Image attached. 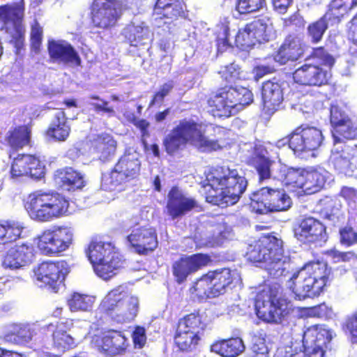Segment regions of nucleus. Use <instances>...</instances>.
Returning <instances> with one entry per match:
<instances>
[{"label":"nucleus","instance_id":"obj_26","mask_svg":"<svg viewBox=\"0 0 357 357\" xmlns=\"http://www.w3.org/2000/svg\"><path fill=\"white\" fill-rule=\"evenodd\" d=\"M45 166L38 157L30 154H18L11 163L10 176L18 178L29 176L36 179L45 176Z\"/></svg>","mask_w":357,"mask_h":357},{"label":"nucleus","instance_id":"obj_6","mask_svg":"<svg viewBox=\"0 0 357 357\" xmlns=\"http://www.w3.org/2000/svg\"><path fill=\"white\" fill-rule=\"evenodd\" d=\"M253 101L254 96L249 89L226 84L211 91L206 104L213 117L227 119L234 115L236 110L243 109Z\"/></svg>","mask_w":357,"mask_h":357},{"label":"nucleus","instance_id":"obj_37","mask_svg":"<svg viewBox=\"0 0 357 357\" xmlns=\"http://www.w3.org/2000/svg\"><path fill=\"white\" fill-rule=\"evenodd\" d=\"M357 7V0H331L325 12L329 22L339 24Z\"/></svg>","mask_w":357,"mask_h":357},{"label":"nucleus","instance_id":"obj_53","mask_svg":"<svg viewBox=\"0 0 357 357\" xmlns=\"http://www.w3.org/2000/svg\"><path fill=\"white\" fill-rule=\"evenodd\" d=\"M221 79L227 82H235L236 80L242 79L241 68L235 63H231L220 68L218 71Z\"/></svg>","mask_w":357,"mask_h":357},{"label":"nucleus","instance_id":"obj_47","mask_svg":"<svg viewBox=\"0 0 357 357\" xmlns=\"http://www.w3.org/2000/svg\"><path fill=\"white\" fill-rule=\"evenodd\" d=\"M148 31L140 26L128 25L123 32V35L126 42L133 47H138L145 44L144 40L146 39Z\"/></svg>","mask_w":357,"mask_h":357},{"label":"nucleus","instance_id":"obj_62","mask_svg":"<svg viewBox=\"0 0 357 357\" xmlns=\"http://www.w3.org/2000/svg\"><path fill=\"white\" fill-rule=\"evenodd\" d=\"M308 314L314 317L328 319L333 316V310L332 307L328 305L326 303H322L309 307Z\"/></svg>","mask_w":357,"mask_h":357},{"label":"nucleus","instance_id":"obj_4","mask_svg":"<svg viewBox=\"0 0 357 357\" xmlns=\"http://www.w3.org/2000/svg\"><path fill=\"white\" fill-rule=\"evenodd\" d=\"M23 205L29 217L44 223L70 214V202L63 195L52 190H37L28 194Z\"/></svg>","mask_w":357,"mask_h":357},{"label":"nucleus","instance_id":"obj_25","mask_svg":"<svg viewBox=\"0 0 357 357\" xmlns=\"http://www.w3.org/2000/svg\"><path fill=\"white\" fill-rule=\"evenodd\" d=\"M43 325L38 322L19 324L5 335L7 342L18 345L34 344L41 347Z\"/></svg>","mask_w":357,"mask_h":357},{"label":"nucleus","instance_id":"obj_7","mask_svg":"<svg viewBox=\"0 0 357 357\" xmlns=\"http://www.w3.org/2000/svg\"><path fill=\"white\" fill-rule=\"evenodd\" d=\"M96 274L107 280L124 267L126 259L119 249L111 242L93 237L84 250Z\"/></svg>","mask_w":357,"mask_h":357},{"label":"nucleus","instance_id":"obj_29","mask_svg":"<svg viewBox=\"0 0 357 357\" xmlns=\"http://www.w3.org/2000/svg\"><path fill=\"white\" fill-rule=\"evenodd\" d=\"M153 13L158 19L168 20L166 23L188 17L186 5L181 0H156Z\"/></svg>","mask_w":357,"mask_h":357},{"label":"nucleus","instance_id":"obj_2","mask_svg":"<svg viewBox=\"0 0 357 357\" xmlns=\"http://www.w3.org/2000/svg\"><path fill=\"white\" fill-rule=\"evenodd\" d=\"M206 202L222 208L236 204L245 192L248 181L236 169L212 168L206 178Z\"/></svg>","mask_w":357,"mask_h":357},{"label":"nucleus","instance_id":"obj_34","mask_svg":"<svg viewBox=\"0 0 357 357\" xmlns=\"http://www.w3.org/2000/svg\"><path fill=\"white\" fill-rule=\"evenodd\" d=\"M202 333L199 331H186L175 329L173 336L174 345L181 353H190L195 351L201 344Z\"/></svg>","mask_w":357,"mask_h":357},{"label":"nucleus","instance_id":"obj_36","mask_svg":"<svg viewBox=\"0 0 357 357\" xmlns=\"http://www.w3.org/2000/svg\"><path fill=\"white\" fill-rule=\"evenodd\" d=\"M331 123L336 132L346 139H354L357 137V129L351 120L337 107L331 109Z\"/></svg>","mask_w":357,"mask_h":357},{"label":"nucleus","instance_id":"obj_23","mask_svg":"<svg viewBox=\"0 0 357 357\" xmlns=\"http://www.w3.org/2000/svg\"><path fill=\"white\" fill-rule=\"evenodd\" d=\"M199 207L197 201L187 196L178 186H172L168 192L165 208L172 220L182 218Z\"/></svg>","mask_w":357,"mask_h":357},{"label":"nucleus","instance_id":"obj_44","mask_svg":"<svg viewBox=\"0 0 357 357\" xmlns=\"http://www.w3.org/2000/svg\"><path fill=\"white\" fill-rule=\"evenodd\" d=\"M96 297L79 292L72 293L66 300V304L71 312H89L94 305Z\"/></svg>","mask_w":357,"mask_h":357},{"label":"nucleus","instance_id":"obj_35","mask_svg":"<svg viewBox=\"0 0 357 357\" xmlns=\"http://www.w3.org/2000/svg\"><path fill=\"white\" fill-rule=\"evenodd\" d=\"M245 349L243 340L239 337H231L215 341L210 347L211 351L222 357H237Z\"/></svg>","mask_w":357,"mask_h":357},{"label":"nucleus","instance_id":"obj_39","mask_svg":"<svg viewBox=\"0 0 357 357\" xmlns=\"http://www.w3.org/2000/svg\"><path fill=\"white\" fill-rule=\"evenodd\" d=\"M31 128L28 124L19 125L10 128L6 133L5 141L13 151H17L29 145Z\"/></svg>","mask_w":357,"mask_h":357},{"label":"nucleus","instance_id":"obj_15","mask_svg":"<svg viewBox=\"0 0 357 357\" xmlns=\"http://www.w3.org/2000/svg\"><path fill=\"white\" fill-rule=\"evenodd\" d=\"M89 15L93 28L110 30L123 15L122 5L119 0H92Z\"/></svg>","mask_w":357,"mask_h":357},{"label":"nucleus","instance_id":"obj_45","mask_svg":"<svg viewBox=\"0 0 357 357\" xmlns=\"http://www.w3.org/2000/svg\"><path fill=\"white\" fill-rule=\"evenodd\" d=\"M205 328L206 324L203 321L199 310L188 314L179 319L176 327V328L186 331H204Z\"/></svg>","mask_w":357,"mask_h":357},{"label":"nucleus","instance_id":"obj_56","mask_svg":"<svg viewBox=\"0 0 357 357\" xmlns=\"http://www.w3.org/2000/svg\"><path fill=\"white\" fill-rule=\"evenodd\" d=\"M43 31L40 24L35 21L31 25L30 33V45L32 50L38 52L43 41Z\"/></svg>","mask_w":357,"mask_h":357},{"label":"nucleus","instance_id":"obj_24","mask_svg":"<svg viewBox=\"0 0 357 357\" xmlns=\"http://www.w3.org/2000/svg\"><path fill=\"white\" fill-rule=\"evenodd\" d=\"M35 257L36 250L33 245L23 242L10 247L5 252L1 259V265L6 269L16 270L30 265Z\"/></svg>","mask_w":357,"mask_h":357},{"label":"nucleus","instance_id":"obj_16","mask_svg":"<svg viewBox=\"0 0 357 357\" xmlns=\"http://www.w3.org/2000/svg\"><path fill=\"white\" fill-rule=\"evenodd\" d=\"M293 233L297 241L308 245H322L329 238L327 226L310 215H304L297 220Z\"/></svg>","mask_w":357,"mask_h":357},{"label":"nucleus","instance_id":"obj_10","mask_svg":"<svg viewBox=\"0 0 357 357\" xmlns=\"http://www.w3.org/2000/svg\"><path fill=\"white\" fill-rule=\"evenodd\" d=\"M73 325L74 320L70 318H63L55 323L43 325L41 348L47 356H61L66 351L76 347L75 338L68 333Z\"/></svg>","mask_w":357,"mask_h":357},{"label":"nucleus","instance_id":"obj_54","mask_svg":"<svg viewBox=\"0 0 357 357\" xmlns=\"http://www.w3.org/2000/svg\"><path fill=\"white\" fill-rule=\"evenodd\" d=\"M234 44L236 47L245 50L256 45L250 31L247 29V25L238 29L235 36Z\"/></svg>","mask_w":357,"mask_h":357},{"label":"nucleus","instance_id":"obj_18","mask_svg":"<svg viewBox=\"0 0 357 357\" xmlns=\"http://www.w3.org/2000/svg\"><path fill=\"white\" fill-rule=\"evenodd\" d=\"M211 263V257L206 253L182 255L172 264V272L174 280L178 284H181L187 281L190 275L209 266Z\"/></svg>","mask_w":357,"mask_h":357},{"label":"nucleus","instance_id":"obj_31","mask_svg":"<svg viewBox=\"0 0 357 357\" xmlns=\"http://www.w3.org/2000/svg\"><path fill=\"white\" fill-rule=\"evenodd\" d=\"M262 109L267 115L273 114L279 109L283 101V91L276 82L268 80L262 84Z\"/></svg>","mask_w":357,"mask_h":357},{"label":"nucleus","instance_id":"obj_1","mask_svg":"<svg viewBox=\"0 0 357 357\" xmlns=\"http://www.w3.org/2000/svg\"><path fill=\"white\" fill-rule=\"evenodd\" d=\"M247 259L253 264H262L269 278L281 280L291 270V258L284 254V242L273 232L262 235L250 245Z\"/></svg>","mask_w":357,"mask_h":357},{"label":"nucleus","instance_id":"obj_30","mask_svg":"<svg viewBox=\"0 0 357 357\" xmlns=\"http://www.w3.org/2000/svg\"><path fill=\"white\" fill-rule=\"evenodd\" d=\"M70 132V119L64 109H61L54 114L50 123L44 132V135L52 141L63 142L69 138Z\"/></svg>","mask_w":357,"mask_h":357},{"label":"nucleus","instance_id":"obj_55","mask_svg":"<svg viewBox=\"0 0 357 357\" xmlns=\"http://www.w3.org/2000/svg\"><path fill=\"white\" fill-rule=\"evenodd\" d=\"M310 56L320 61L321 63L319 64V66H322L326 68H328L330 70L335 63V59L327 52L324 47L313 48Z\"/></svg>","mask_w":357,"mask_h":357},{"label":"nucleus","instance_id":"obj_46","mask_svg":"<svg viewBox=\"0 0 357 357\" xmlns=\"http://www.w3.org/2000/svg\"><path fill=\"white\" fill-rule=\"evenodd\" d=\"M329 20L324 13L320 18L310 23L307 28V34L310 38L312 43H319L328 28Z\"/></svg>","mask_w":357,"mask_h":357},{"label":"nucleus","instance_id":"obj_13","mask_svg":"<svg viewBox=\"0 0 357 357\" xmlns=\"http://www.w3.org/2000/svg\"><path fill=\"white\" fill-rule=\"evenodd\" d=\"M335 335L325 324H315L306 329L303 335V350L288 357H324L326 350Z\"/></svg>","mask_w":357,"mask_h":357},{"label":"nucleus","instance_id":"obj_64","mask_svg":"<svg viewBox=\"0 0 357 357\" xmlns=\"http://www.w3.org/2000/svg\"><path fill=\"white\" fill-rule=\"evenodd\" d=\"M133 344L135 348H142L146 342V331L143 326H135L132 334Z\"/></svg>","mask_w":357,"mask_h":357},{"label":"nucleus","instance_id":"obj_41","mask_svg":"<svg viewBox=\"0 0 357 357\" xmlns=\"http://www.w3.org/2000/svg\"><path fill=\"white\" fill-rule=\"evenodd\" d=\"M303 191L307 195L319 192L326 182V171L321 168L305 169Z\"/></svg>","mask_w":357,"mask_h":357},{"label":"nucleus","instance_id":"obj_58","mask_svg":"<svg viewBox=\"0 0 357 357\" xmlns=\"http://www.w3.org/2000/svg\"><path fill=\"white\" fill-rule=\"evenodd\" d=\"M273 163V161L271 160H265V161H259L255 162H249L247 163L249 166L253 167L258 175H259V181L260 182L264 181L265 180H268L271 176V166Z\"/></svg>","mask_w":357,"mask_h":357},{"label":"nucleus","instance_id":"obj_61","mask_svg":"<svg viewBox=\"0 0 357 357\" xmlns=\"http://www.w3.org/2000/svg\"><path fill=\"white\" fill-rule=\"evenodd\" d=\"M340 241L345 246H351L357 243V232L350 225L340 229Z\"/></svg>","mask_w":357,"mask_h":357},{"label":"nucleus","instance_id":"obj_5","mask_svg":"<svg viewBox=\"0 0 357 357\" xmlns=\"http://www.w3.org/2000/svg\"><path fill=\"white\" fill-rule=\"evenodd\" d=\"M138 311V298L128 294L122 286H118L102 298L97 308V317L102 323H130L137 317Z\"/></svg>","mask_w":357,"mask_h":357},{"label":"nucleus","instance_id":"obj_21","mask_svg":"<svg viewBox=\"0 0 357 357\" xmlns=\"http://www.w3.org/2000/svg\"><path fill=\"white\" fill-rule=\"evenodd\" d=\"M332 74L330 70L314 63H304L292 73L294 81L302 86L320 87L329 84Z\"/></svg>","mask_w":357,"mask_h":357},{"label":"nucleus","instance_id":"obj_27","mask_svg":"<svg viewBox=\"0 0 357 357\" xmlns=\"http://www.w3.org/2000/svg\"><path fill=\"white\" fill-rule=\"evenodd\" d=\"M127 241L135 251L141 255H148L158 245L156 231L151 227L142 226L134 229L127 236Z\"/></svg>","mask_w":357,"mask_h":357},{"label":"nucleus","instance_id":"obj_51","mask_svg":"<svg viewBox=\"0 0 357 357\" xmlns=\"http://www.w3.org/2000/svg\"><path fill=\"white\" fill-rule=\"evenodd\" d=\"M266 6V0H236V10L241 15H247L257 12Z\"/></svg>","mask_w":357,"mask_h":357},{"label":"nucleus","instance_id":"obj_60","mask_svg":"<svg viewBox=\"0 0 357 357\" xmlns=\"http://www.w3.org/2000/svg\"><path fill=\"white\" fill-rule=\"evenodd\" d=\"M342 328L349 334L353 342H357V310L346 317Z\"/></svg>","mask_w":357,"mask_h":357},{"label":"nucleus","instance_id":"obj_40","mask_svg":"<svg viewBox=\"0 0 357 357\" xmlns=\"http://www.w3.org/2000/svg\"><path fill=\"white\" fill-rule=\"evenodd\" d=\"M246 25L256 44L268 42L275 35L274 28L269 18L257 19Z\"/></svg>","mask_w":357,"mask_h":357},{"label":"nucleus","instance_id":"obj_17","mask_svg":"<svg viewBox=\"0 0 357 357\" xmlns=\"http://www.w3.org/2000/svg\"><path fill=\"white\" fill-rule=\"evenodd\" d=\"M286 138L289 147L297 154L317 150L323 144L324 139L319 128L307 124L295 128Z\"/></svg>","mask_w":357,"mask_h":357},{"label":"nucleus","instance_id":"obj_33","mask_svg":"<svg viewBox=\"0 0 357 357\" xmlns=\"http://www.w3.org/2000/svg\"><path fill=\"white\" fill-rule=\"evenodd\" d=\"M54 178L61 188L68 191H75L85 185L81 173L70 167L57 169L54 172Z\"/></svg>","mask_w":357,"mask_h":357},{"label":"nucleus","instance_id":"obj_11","mask_svg":"<svg viewBox=\"0 0 357 357\" xmlns=\"http://www.w3.org/2000/svg\"><path fill=\"white\" fill-rule=\"evenodd\" d=\"M75 230L73 226L55 225L43 230L37 236L40 252L47 257H59L74 244Z\"/></svg>","mask_w":357,"mask_h":357},{"label":"nucleus","instance_id":"obj_52","mask_svg":"<svg viewBox=\"0 0 357 357\" xmlns=\"http://www.w3.org/2000/svg\"><path fill=\"white\" fill-rule=\"evenodd\" d=\"M273 146L270 143H256L252 147V153L248 157L246 163L259 161L271 160V147Z\"/></svg>","mask_w":357,"mask_h":357},{"label":"nucleus","instance_id":"obj_8","mask_svg":"<svg viewBox=\"0 0 357 357\" xmlns=\"http://www.w3.org/2000/svg\"><path fill=\"white\" fill-rule=\"evenodd\" d=\"M257 317L266 323L282 324L293 312L291 302L282 296V287L278 283L259 291L255 298Z\"/></svg>","mask_w":357,"mask_h":357},{"label":"nucleus","instance_id":"obj_22","mask_svg":"<svg viewBox=\"0 0 357 357\" xmlns=\"http://www.w3.org/2000/svg\"><path fill=\"white\" fill-rule=\"evenodd\" d=\"M305 47V43L299 34L289 33L273 53V57L280 65L295 62L304 56Z\"/></svg>","mask_w":357,"mask_h":357},{"label":"nucleus","instance_id":"obj_43","mask_svg":"<svg viewBox=\"0 0 357 357\" xmlns=\"http://www.w3.org/2000/svg\"><path fill=\"white\" fill-rule=\"evenodd\" d=\"M208 271L193 282L189 291L194 298L204 300L215 298Z\"/></svg>","mask_w":357,"mask_h":357},{"label":"nucleus","instance_id":"obj_12","mask_svg":"<svg viewBox=\"0 0 357 357\" xmlns=\"http://www.w3.org/2000/svg\"><path fill=\"white\" fill-rule=\"evenodd\" d=\"M140 169L141 162L136 155L123 154L109 172L102 174L100 188L105 191H114L136 178L139 175Z\"/></svg>","mask_w":357,"mask_h":357},{"label":"nucleus","instance_id":"obj_42","mask_svg":"<svg viewBox=\"0 0 357 357\" xmlns=\"http://www.w3.org/2000/svg\"><path fill=\"white\" fill-rule=\"evenodd\" d=\"M25 227L24 223L15 220L0 221V243H13L22 238Z\"/></svg>","mask_w":357,"mask_h":357},{"label":"nucleus","instance_id":"obj_14","mask_svg":"<svg viewBox=\"0 0 357 357\" xmlns=\"http://www.w3.org/2000/svg\"><path fill=\"white\" fill-rule=\"evenodd\" d=\"M250 205L260 214L264 211L281 212L291 208L292 200L284 188L266 186L251 195Z\"/></svg>","mask_w":357,"mask_h":357},{"label":"nucleus","instance_id":"obj_19","mask_svg":"<svg viewBox=\"0 0 357 357\" xmlns=\"http://www.w3.org/2000/svg\"><path fill=\"white\" fill-rule=\"evenodd\" d=\"M92 343L94 347L107 356H116L126 353L128 341L120 331L107 329L93 335Z\"/></svg>","mask_w":357,"mask_h":357},{"label":"nucleus","instance_id":"obj_9","mask_svg":"<svg viewBox=\"0 0 357 357\" xmlns=\"http://www.w3.org/2000/svg\"><path fill=\"white\" fill-rule=\"evenodd\" d=\"M330 270L319 263L294 273L289 280V287L299 298L318 296L329 281Z\"/></svg>","mask_w":357,"mask_h":357},{"label":"nucleus","instance_id":"obj_49","mask_svg":"<svg viewBox=\"0 0 357 357\" xmlns=\"http://www.w3.org/2000/svg\"><path fill=\"white\" fill-rule=\"evenodd\" d=\"M25 10V1L19 0L12 4L0 6V18L12 16L16 20L23 19Z\"/></svg>","mask_w":357,"mask_h":357},{"label":"nucleus","instance_id":"obj_20","mask_svg":"<svg viewBox=\"0 0 357 357\" xmlns=\"http://www.w3.org/2000/svg\"><path fill=\"white\" fill-rule=\"evenodd\" d=\"M33 271L37 281L55 288L64 281L70 268L64 259L46 260L39 263Z\"/></svg>","mask_w":357,"mask_h":357},{"label":"nucleus","instance_id":"obj_48","mask_svg":"<svg viewBox=\"0 0 357 357\" xmlns=\"http://www.w3.org/2000/svg\"><path fill=\"white\" fill-rule=\"evenodd\" d=\"M304 173V168L289 167L284 173L282 181L287 187L303 190Z\"/></svg>","mask_w":357,"mask_h":357},{"label":"nucleus","instance_id":"obj_50","mask_svg":"<svg viewBox=\"0 0 357 357\" xmlns=\"http://www.w3.org/2000/svg\"><path fill=\"white\" fill-rule=\"evenodd\" d=\"M229 26L225 24H222L219 29L215 31V41L218 54L223 53L232 47L229 40Z\"/></svg>","mask_w":357,"mask_h":357},{"label":"nucleus","instance_id":"obj_59","mask_svg":"<svg viewBox=\"0 0 357 357\" xmlns=\"http://www.w3.org/2000/svg\"><path fill=\"white\" fill-rule=\"evenodd\" d=\"M174 88V82L169 80L160 86L159 90L154 93L149 102V107L156 104L162 105L165 98L172 91Z\"/></svg>","mask_w":357,"mask_h":357},{"label":"nucleus","instance_id":"obj_63","mask_svg":"<svg viewBox=\"0 0 357 357\" xmlns=\"http://www.w3.org/2000/svg\"><path fill=\"white\" fill-rule=\"evenodd\" d=\"M93 100H100L101 103H93V109L99 113L102 112L106 114L108 117L114 116L116 114V112L114 108L109 105V102L107 100L100 99L98 96H93L91 97Z\"/></svg>","mask_w":357,"mask_h":357},{"label":"nucleus","instance_id":"obj_28","mask_svg":"<svg viewBox=\"0 0 357 357\" xmlns=\"http://www.w3.org/2000/svg\"><path fill=\"white\" fill-rule=\"evenodd\" d=\"M47 52L52 61L79 66L82 59L75 47L64 40H49Z\"/></svg>","mask_w":357,"mask_h":357},{"label":"nucleus","instance_id":"obj_57","mask_svg":"<svg viewBox=\"0 0 357 357\" xmlns=\"http://www.w3.org/2000/svg\"><path fill=\"white\" fill-rule=\"evenodd\" d=\"M128 121L134 125L141 132V142L143 144L144 149H148V144L146 138L149 136V128L150 123L144 119H138L134 114L131 118H129Z\"/></svg>","mask_w":357,"mask_h":357},{"label":"nucleus","instance_id":"obj_32","mask_svg":"<svg viewBox=\"0 0 357 357\" xmlns=\"http://www.w3.org/2000/svg\"><path fill=\"white\" fill-rule=\"evenodd\" d=\"M117 143L113 136L107 132L95 135L89 140L90 151L98 155L100 160H107L114 155Z\"/></svg>","mask_w":357,"mask_h":357},{"label":"nucleus","instance_id":"obj_38","mask_svg":"<svg viewBox=\"0 0 357 357\" xmlns=\"http://www.w3.org/2000/svg\"><path fill=\"white\" fill-rule=\"evenodd\" d=\"M208 273L215 297L224 294L234 286L235 273L228 268L208 271Z\"/></svg>","mask_w":357,"mask_h":357},{"label":"nucleus","instance_id":"obj_3","mask_svg":"<svg viewBox=\"0 0 357 357\" xmlns=\"http://www.w3.org/2000/svg\"><path fill=\"white\" fill-rule=\"evenodd\" d=\"M207 127V124L192 119L180 120L163 139L165 151L173 155L183 149L188 143L203 152L220 150L222 146L218 139H210L206 136Z\"/></svg>","mask_w":357,"mask_h":357}]
</instances>
